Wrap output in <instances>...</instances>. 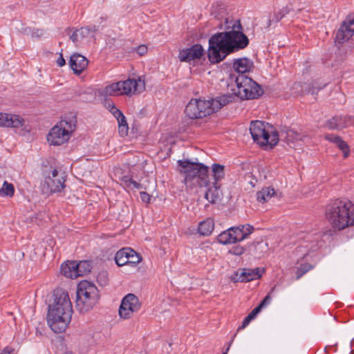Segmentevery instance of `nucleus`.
Segmentation results:
<instances>
[{
  "label": "nucleus",
  "mask_w": 354,
  "mask_h": 354,
  "mask_svg": "<svg viewBox=\"0 0 354 354\" xmlns=\"http://www.w3.org/2000/svg\"><path fill=\"white\" fill-rule=\"evenodd\" d=\"M145 89V83L141 77L127 79L124 81L110 84L106 86L102 93L106 96L128 95L140 93Z\"/></svg>",
  "instance_id": "39448f33"
},
{
  "label": "nucleus",
  "mask_w": 354,
  "mask_h": 354,
  "mask_svg": "<svg viewBox=\"0 0 354 354\" xmlns=\"http://www.w3.org/2000/svg\"><path fill=\"white\" fill-rule=\"evenodd\" d=\"M304 86L305 87H307L306 84H304ZM325 86H326V84H324L322 86L317 87V86H315V84H312L311 88H309V89H308V91H306V90H307V88H305V91H306L307 93H312V94H314V93H317V91H318L319 89H321V88H324Z\"/></svg>",
  "instance_id": "ea45409f"
},
{
  "label": "nucleus",
  "mask_w": 354,
  "mask_h": 354,
  "mask_svg": "<svg viewBox=\"0 0 354 354\" xmlns=\"http://www.w3.org/2000/svg\"><path fill=\"white\" fill-rule=\"evenodd\" d=\"M98 299L97 287L88 281L79 283L76 291L75 308L80 313L90 310Z\"/></svg>",
  "instance_id": "423d86ee"
},
{
  "label": "nucleus",
  "mask_w": 354,
  "mask_h": 354,
  "mask_svg": "<svg viewBox=\"0 0 354 354\" xmlns=\"http://www.w3.org/2000/svg\"><path fill=\"white\" fill-rule=\"evenodd\" d=\"M182 167L180 172L184 175V183L189 192L201 194L205 185H208V169L205 165L188 160H178Z\"/></svg>",
  "instance_id": "f03ea898"
},
{
  "label": "nucleus",
  "mask_w": 354,
  "mask_h": 354,
  "mask_svg": "<svg viewBox=\"0 0 354 354\" xmlns=\"http://www.w3.org/2000/svg\"><path fill=\"white\" fill-rule=\"evenodd\" d=\"M263 270L259 268H240L237 270L232 276L231 279L234 283L236 282H248L261 277Z\"/></svg>",
  "instance_id": "dca6fc26"
},
{
  "label": "nucleus",
  "mask_w": 354,
  "mask_h": 354,
  "mask_svg": "<svg viewBox=\"0 0 354 354\" xmlns=\"http://www.w3.org/2000/svg\"><path fill=\"white\" fill-rule=\"evenodd\" d=\"M71 320V317H69V311L67 310L62 316L59 315H57V313L54 311L52 314L48 313V324L51 330L56 333L64 331L68 327Z\"/></svg>",
  "instance_id": "4468645a"
},
{
  "label": "nucleus",
  "mask_w": 354,
  "mask_h": 354,
  "mask_svg": "<svg viewBox=\"0 0 354 354\" xmlns=\"http://www.w3.org/2000/svg\"><path fill=\"white\" fill-rule=\"evenodd\" d=\"M0 127L19 129V133L23 136L30 131L28 125L22 117L8 113H0Z\"/></svg>",
  "instance_id": "f8f14e48"
},
{
  "label": "nucleus",
  "mask_w": 354,
  "mask_h": 354,
  "mask_svg": "<svg viewBox=\"0 0 354 354\" xmlns=\"http://www.w3.org/2000/svg\"><path fill=\"white\" fill-rule=\"evenodd\" d=\"M212 171L216 181L221 180L225 176L224 166L223 165L214 164L212 165Z\"/></svg>",
  "instance_id": "72a5a7b5"
},
{
  "label": "nucleus",
  "mask_w": 354,
  "mask_h": 354,
  "mask_svg": "<svg viewBox=\"0 0 354 354\" xmlns=\"http://www.w3.org/2000/svg\"><path fill=\"white\" fill-rule=\"evenodd\" d=\"M308 269H306L305 270L302 271L300 274H297V278L299 279L304 273H305Z\"/></svg>",
  "instance_id": "864d4df0"
},
{
  "label": "nucleus",
  "mask_w": 354,
  "mask_h": 354,
  "mask_svg": "<svg viewBox=\"0 0 354 354\" xmlns=\"http://www.w3.org/2000/svg\"><path fill=\"white\" fill-rule=\"evenodd\" d=\"M141 307V303L137 296L129 293L122 300L119 308L120 317L128 319L133 317V314L138 312Z\"/></svg>",
  "instance_id": "ddd939ff"
},
{
  "label": "nucleus",
  "mask_w": 354,
  "mask_h": 354,
  "mask_svg": "<svg viewBox=\"0 0 354 354\" xmlns=\"http://www.w3.org/2000/svg\"><path fill=\"white\" fill-rule=\"evenodd\" d=\"M62 354H73V353L71 351H66L64 352Z\"/></svg>",
  "instance_id": "5fc2aeb1"
},
{
  "label": "nucleus",
  "mask_w": 354,
  "mask_h": 354,
  "mask_svg": "<svg viewBox=\"0 0 354 354\" xmlns=\"http://www.w3.org/2000/svg\"><path fill=\"white\" fill-rule=\"evenodd\" d=\"M136 51L140 55L142 56L147 53V47L145 45H140L137 48Z\"/></svg>",
  "instance_id": "c03bdc74"
},
{
  "label": "nucleus",
  "mask_w": 354,
  "mask_h": 354,
  "mask_svg": "<svg viewBox=\"0 0 354 354\" xmlns=\"http://www.w3.org/2000/svg\"><path fill=\"white\" fill-rule=\"evenodd\" d=\"M261 309L262 308H260V306L259 305L257 307L254 308L251 313L256 317L257 315L261 310Z\"/></svg>",
  "instance_id": "8fccbe9b"
},
{
  "label": "nucleus",
  "mask_w": 354,
  "mask_h": 354,
  "mask_svg": "<svg viewBox=\"0 0 354 354\" xmlns=\"http://www.w3.org/2000/svg\"><path fill=\"white\" fill-rule=\"evenodd\" d=\"M97 31L95 26L92 27H82L80 29L75 30L70 36V39L75 44L80 43L84 39L89 37L91 34Z\"/></svg>",
  "instance_id": "4be33fe9"
},
{
  "label": "nucleus",
  "mask_w": 354,
  "mask_h": 354,
  "mask_svg": "<svg viewBox=\"0 0 354 354\" xmlns=\"http://www.w3.org/2000/svg\"><path fill=\"white\" fill-rule=\"evenodd\" d=\"M233 97L223 95L216 99H192L185 107V114L191 119L202 118L218 111L223 106L232 101Z\"/></svg>",
  "instance_id": "20e7f679"
},
{
  "label": "nucleus",
  "mask_w": 354,
  "mask_h": 354,
  "mask_svg": "<svg viewBox=\"0 0 354 354\" xmlns=\"http://www.w3.org/2000/svg\"><path fill=\"white\" fill-rule=\"evenodd\" d=\"M108 109L115 118L122 116V113L113 103L108 102Z\"/></svg>",
  "instance_id": "e433bc0d"
},
{
  "label": "nucleus",
  "mask_w": 354,
  "mask_h": 354,
  "mask_svg": "<svg viewBox=\"0 0 354 354\" xmlns=\"http://www.w3.org/2000/svg\"><path fill=\"white\" fill-rule=\"evenodd\" d=\"M97 280L101 286H105L107 283V273L106 272H102L99 273L97 277Z\"/></svg>",
  "instance_id": "4c0bfd02"
},
{
  "label": "nucleus",
  "mask_w": 354,
  "mask_h": 354,
  "mask_svg": "<svg viewBox=\"0 0 354 354\" xmlns=\"http://www.w3.org/2000/svg\"><path fill=\"white\" fill-rule=\"evenodd\" d=\"M236 227L238 231L239 230L240 231L239 232L240 233L239 234V239L240 241L247 239L248 235L252 234V232L254 231L253 226H252L249 224H247L245 225H241V226Z\"/></svg>",
  "instance_id": "7c9ffc66"
},
{
  "label": "nucleus",
  "mask_w": 354,
  "mask_h": 354,
  "mask_svg": "<svg viewBox=\"0 0 354 354\" xmlns=\"http://www.w3.org/2000/svg\"><path fill=\"white\" fill-rule=\"evenodd\" d=\"M214 222L212 218H207L199 223L198 232L203 236H209L214 230Z\"/></svg>",
  "instance_id": "bb28decb"
},
{
  "label": "nucleus",
  "mask_w": 354,
  "mask_h": 354,
  "mask_svg": "<svg viewBox=\"0 0 354 354\" xmlns=\"http://www.w3.org/2000/svg\"><path fill=\"white\" fill-rule=\"evenodd\" d=\"M326 217L332 226L338 230L354 225V205L347 200H337L327 207Z\"/></svg>",
  "instance_id": "7ed1b4c3"
},
{
  "label": "nucleus",
  "mask_w": 354,
  "mask_h": 354,
  "mask_svg": "<svg viewBox=\"0 0 354 354\" xmlns=\"http://www.w3.org/2000/svg\"><path fill=\"white\" fill-rule=\"evenodd\" d=\"M240 231L236 227H232L227 230L222 232L217 237L218 242L226 245L240 241L239 234Z\"/></svg>",
  "instance_id": "412c9836"
},
{
  "label": "nucleus",
  "mask_w": 354,
  "mask_h": 354,
  "mask_svg": "<svg viewBox=\"0 0 354 354\" xmlns=\"http://www.w3.org/2000/svg\"><path fill=\"white\" fill-rule=\"evenodd\" d=\"M56 64L59 67H62L66 64V61L63 57V54L60 53L59 57L56 60Z\"/></svg>",
  "instance_id": "a19ab883"
},
{
  "label": "nucleus",
  "mask_w": 354,
  "mask_h": 354,
  "mask_svg": "<svg viewBox=\"0 0 354 354\" xmlns=\"http://www.w3.org/2000/svg\"><path fill=\"white\" fill-rule=\"evenodd\" d=\"M130 249L131 248H122L116 253L115 260L118 266H122L128 264L129 256V250H130Z\"/></svg>",
  "instance_id": "c85d7f7f"
},
{
  "label": "nucleus",
  "mask_w": 354,
  "mask_h": 354,
  "mask_svg": "<svg viewBox=\"0 0 354 354\" xmlns=\"http://www.w3.org/2000/svg\"><path fill=\"white\" fill-rule=\"evenodd\" d=\"M236 89L234 94L243 100L255 99L263 93L259 84L245 75H239L236 78Z\"/></svg>",
  "instance_id": "1a4fd4ad"
},
{
  "label": "nucleus",
  "mask_w": 354,
  "mask_h": 354,
  "mask_svg": "<svg viewBox=\"0 0 354 354\" xmlns=\"http://www.w3.org/2000/svg\"><path fill=\"white\" fill-rule=\"evenodd\" d=\"M121 183L124 187L135 189H140L141 185L132 180L130 177L124 176L121 178Z\"/></svg>",
  "instance_id": "f704fd0d"
},
{
  "label": "nucleus",
  "mask_w": 354,
  "mask_h": 354,
  "mask_svg": "<svg viewBox=\"0 0 354 354\" xmlns=\"http://www.w3.org/2000/svg\"><path fill=\"white\" fill-rule=\"evenodd\" d=\"M271 301V297L270 296V295H268L267 296L265 297V298L263 299V301L260 303L259 306H260V308H264L265 306H266L267 305H268Z\"/></svg>",
  "instance_id": "79ce46f5"
},
{
  "label": "nucleus",
  "mask_w": 354,
  "mask_h": 354,
  "mask_svg": "<svg viewBox=\"0 0 354 354\" xmlns=\"http://www.w3.org/2000/svg\"><path fill=\"white\" fill-rule=\"evenodd\" d=\"M304 137H306L305 135L294 131L293 129L282 130L279 133V140H284L288 144L293 143L295 141L302 140Z\"/></svg>",
  "instance_id": "b1692460"
},
{
  "label": "nucleus",
  "mask_w": 354,
  "mask_h": 354,
  "mask_svg": "<svg viewBox=\"0 0 354 354\" xmlns=\"http://www.w3.org/2000/svg\"><path fill=\"white\" fill-rule=\"evenodd\" d=\"M324 138L329 142L335 144L338 148L342 151L344 158H346L349 156L350 150L348 145L340 136L328 133L324 136Z\"/></svg>",
  "instance_id": "5701e85b"
},
{
  "label": "nucleus",
  "mask_w": 354,
  "mask_h": 354,
  "mask_svg": "<svg viewBox=\"0 0 354 354\" xmlns=\"http://www.w3.org/2000/svg\"><path fill=\"white\" fill-rule=\"evenodd\" d=\"M244 252V248L241 245L234 246L229 251L230 253L237 256L241 255Z\"/></svg>",
  "instance_id": "58836bf2"
},
{
  "label": "nucleus",
  "mask_w": 354,
  "mask_h": 354,
  "mask_svg": "<svg viewBox=\"0 0 354 354\" xmlns=\"http://www.w3.org/2000/svg\"><path fill=\"white\" fill-rule=\"evenodd\" d=\"M75 129V120H62L50 130L47 136V140L50 145H64L69 140Z\"/></svg>",
  "instance_id": "0eeeda50"
},
{
  "label": "nucleus",
  "mask_w": 354,
  "mask_h": 354,
  "mask_svg": "<svg viewBox=\"0 0 354 354\" xmlns=\"http://www.w3.org/2000/svg\"><path fill=\"white\" fill-rule=\"evenodd\" d=\"M354 124V116L336 115L326 122V127L329 129H342Z\"/></svg>",
  "instance_id": "a211bd4d"
},
{
  "label": "nucleus",
  "mask_w": 354,
  "mask_h": 354,
  "mask_svg": "<svg viewBox=\"0 0 354 354\" xmlns=\"http://www.w3.org/2000/svg\"><path fill=\"white\" fill-rule=\"evenodd\" d=\"M201 194L208 203H215L220 200L222 192L216 183L213 185L209 183L208 185L205 186Z\"/></svg>",
  "instance_id": "aec40b11"
},
{
  "label": "nucleus",
  "mask_w": 354,
  "mask_h": 354,
  "mask_svg": "<svg viewBox=\"0 0 354 354\" xmlns=\"http://www.w3.org/2000/svg\"><path fill=\"white\" fill-rule=\"evenodd\" d=\"M250 131L254 141L262 146H275L279 142V133L275 131H269L261 121L251 122Z\"/></svg>",
  "instance_id": "9d476101"
},
{
  "label": "nucleus",
  "mask_w": 354,
  "mask_h": 354,
  "mask_svg": "<svg viewBox=\"0 0 354 354\" xmlns=\"http://www.w3.org/2000/svg\"><path fill=\"white\" fill-rule=\"evenodd\" d=\"M354 35V15H348L343 21L336 34V42L342 44Z\"/></svg>",
  "instance_id": "2eb2a0df"
},
{
  "label": "nucleus",
  "mask_w": 354,
  "mask_h": 354,
  "mask_svg": "<svg viewBox=\"0 0 354 354\" xmlns=\"http://www.w3.org/2000/svg\"><path fill=\"white\" fill-rule=\"evenodd\" d=\"M129 261L128 264H137L140 263L142 260L141 257L139 255V254L136 253L134 250L132 249H130L129 250Z\"/></svg>",
  "instance_id": "c9c22d12"
},
{
  "label": "nucleus",
  "mask_w": 354,
  "mask_h": 354,
  "mask_svg": "<svg viewBox=\"0 0 354 354\" xmlns=\"http://www.w3.org/2000/svg\"><path fill=\"white\" fill-rule=\"evenodd\" d=\"M42 191L45 194L62 192L65 187L66 175L59 168L50 167L43 172Z\"/></svg>",
  "instance_id": "6e6552de"
},
{
  "label": "nucleus",
  "mask_w": 354,
  "mask_h": 354,
  "mask_svg": "<svg viewBox=\"0 0 354 354\" xmlns=\"http://www.w3.org/2000/svg\"><path fill=\"white\" fill-rule=\"evenodd\" d=\"M140 198H141L142 201L145 203H149L151 199L150 195L145 192H140Z\"/></svg>",
  "instance_id": "a18cd8bd"
},
{
  "label": "nucleus",
  "mask_w": 354,
  "mask_h": 354,
  "mask_svg": "<svg viewBox=\"0 0 354 354\" xmlns=\"http://www.w3.org/2000/svg\"><path fill=\"white\" fill-rule=\"evenodd\" d=\"M67 310L69 311V317H72L73 308L67 292L62 289L55 290L53 293V301L49 305L48 313L56 312L57 315H64Z\"/></svg>",
  "instance_id": "9b49d317"
},
{
  "label": "nucleus",
  "mask_w": 354,
  "mask_h": 354,
  "mask_svg": "<svg viewBox=\"0 0 354 354\" xmlns=\"http://www.w3.org/2000/svg\"><path fill=\"white\" fill-rule=\"evenodd\" d=\"M251 321L250 319H248V317H246L243 322H242V324L241 326L238 328V330H242L245 328L250 322Z\"/></svg>",
  "instance_id": "49530a36"
},
{
  "label": "nucleus",
  "mask_w": 354,
  "mask_h": 354,
  "mask_svg": "<svg viewBox=\"0 0 354 354\" xmlns=\"http://www.w3.org/2000/svg\"><path fill=\"white\" fill-rule=\"evenodd\" d=\"M12 352V349L11 348L6 347L3 349L2 353L1 354H11Z\"/></svg>",
  "instance_id": "3c124183"
},
{
  "label": "nucleus",
  "mask_w": 354,
  "mask_h": 354,
  "mask_svg": "<svg viewBox=\"0 0 354 354\" xmlns=\"http://www.w3.org/2000/svg\"><path fill=\"white\" fill-rule=\"evenodd\" d=\"M88 64V59L81 54L74 53L70 57V66L76 75L81 74L85 69H86Z\"/></svg>",
  "instance_id": "6ab92c4d"
},
{
  "label": "nucleus",
  "mask_w": 354,
  "mask_h": 354,
  "mask_svg": "<svg viewBox=\"0 0 354 354\" xmlns=\"http://www.w3.org/2000/svg\"><path fill=\"white\" fill-rule=\"evenodd\" d=\"M44 35V31L42 30H36L33 33H32V37H41L43 36Z\"/></svg>",
  "instance_id": "de8ad7c7"
},
{
  "label": "nucleus",
  "mask_w": 354,
  "mask_h": 354,
  "mask_svg": "<svg viewBox=\"0 0 354 354\" xmlns=\"http://www.w3.org/2000/svg\"><path fill=\"white\" fill-rule=\"evenodd\" d=\"M201 200V196H199L198 198V201H200Z\"/></svg>",
  "instance_id": "4d7b16f0"
},
{
  "label": "nucleus",
  "mask_w": 354,
  "mask_h": 354,
  "mask_svg": "<svg viewBox=\"0 0 354 354\" xmlns=\"http://www.w3.org/2000/svg\"><path fill=\"white\" fill-rule=\"evenodd\" d=\"M208 58L212 63H218L234 49L243 48L248 44V37L240 31L218 33L209 40Z\"/></svg>",
  "instance_id": "f257e3e1"
},
{
  "label": "nucleus",
  "mask_w": 354,
  "mask_h": 354,
  "mask_svg": "<svg viewBox=\"0 0 354 354\" xmlns=\"http://www.w3.org/2000/svg\"><path fill=\"white\" fill-rule=\"evenodd\" d=\"M295 87H298V86H301V85H300L299 84H295Z\"/></svg>",
  "instance_id": "6e6d98bb"
},
{
  "label": "nucleus",
  "mask_w": 354,
  "mask_h": 354,
  "mask_svg": "<svg viewBox=\"0 0 354 354\" xmlns=\"http://www.w3.org/2000/svg\"><path fill=\"white\" fill-rule=\"evenodd\" d=\"M76 266L78 277L89 273L92 269L91 264L88 261H82L79 263L76 262Z\"/></svg>",
  "instance_id": "c756f323"
},
{
  "label": "nucleus",
  "mask_w": 354,
  "mask_h": 354,
  "mask_svg": "<svg viewBox=\"0 0 354 354\" xmlns=\"http://www.w3.org/2000/svg\"><path fill=\"white\" fill-rule=\"evenodd\" d=\"M15 188L12 184L4 181L1 188L0 189L1 196H9L11 197L14 195Z\"/></svg>",
  "instance_id": "473e14b6"
},
{
  "label": "nucleus",
  "mask_w": 354,
  "mask_h": 354,
  "mask_svg": "<svg viewBox=\"0 0 354 354\" xmlns=\"http://www.w3.org/2000/svg\"><path fill=\"white\" fill-rule=\"evenodd\" d=\"M223 354H227V353H223Z\"/></svg>",
  "instance_id": "13d9d810"
},
{
  "label": "nucleus",
  "mask_w": 354,
  "mask_h": 354,
  "mask_svg": "<svg viewBox=\"0 0 354 354\" xmlns=\"http://www.w3.org/2000/svg\"><path fill=\"white\" fill-rule=\"evenodd\" d=\"M248 319H250V321L255 318V316L250 313L248 316Z\"/></svg>",
  "instance_id": "603ef678"
},
{
  "label": "nucleus",
  "mask_w": 354,
  "mask_h": 354,
  "mask_svg": "<svg viewBox=\"0 0 354 354\" xmlns=\"http://www.w3.org/2000/svg\"><path fill=\"white\" fill-rule=\"evenodd\" d=\"M118 124V131L121 136H126L128 134L129 127L126 118L123 114L122 116L115 118Z\"/></svg>",
  "instance_id": "2f4dec72"
},
{
  "label": "nucleus",
  "mask_w": 354,
  "mask_h": 354,
  "mask_svg": "<svg viewBox=\"0 0 354 354\" xmlns=\"http://www.w3.org/2000/svg\"><path fill=\"white\" fill-rule=\"evenodd\" d=\"M252 62L247 58H240L234 61L233 64L234 69L241 75L250 71L252 67Z\"/></svg>",
  "instance_id": "a878e982"
},
{
  "label": "nucleus",
  "mask_w": 354,
  "mask_h": 354,
  "mask_svg": "<svg viewBox=\"0 0 354 354\" xmlns=\"http://www.w3.org/2000/svg\"><path fill=\"white\" fill-rule=\"evenodd\" d=\"M275 194V191L272 187H263L257 193V200L259 203H264L268 201Z\"/></svg>",
  "instance_id": "cd10ccee"
},
{
  "label": "nucleus",
  "mask_w": 354,
  "mask_h": 354,
  "mask_svg": "<svg viewBox=\"0 0 354 354\" xmlns=\"http://www.w3.org/2000/svg\"><path fill=\"white\" fill-rule=\"evenodd\" d=\"M76 261H67L61 266V272L66 277L75 279L78 277Z\"/></svg>",
  "instance_id": "393cba45"
},
{
  "label": "nucleus",
  "mask_w": 354,
  "mask_h": 354,
  "mask_svg": "<svg viewBox=\"0 0 354 354\" xmlns=\"http://www.w3.org/2000/svg\"><path fill=\"white\" fill-rule=\"evenodd\" d=\"M271 301V297L270 296V295H268L267 296L265 297V298L263 299V301L260 303L259 306H260V308H264L265 306H266L267 305H268Z\"/></svg>",
  "instance_id": "37998d69"
},
{
  "label": "nucleus",
  "mask_w": 354,
  "mask_h": 354,
  "mask_svg": "<svg viewBox=\"0 0 354 354\" xmlns=\"http://www.w3.org/2000/svg\"><path fill=\"white\" fill-rule=\"evenodd\" d=\"M204 54L203 47L199 44H195L190 48L183 49L180 51L178 58L180 62H190L199 59Z\"/></svg>",
  "instance_id": "f3484780"
},
{
  "label": "nucleus",
  "mask_w": 354,
  "mask_h": 354,
  "mask_svg": "<svg viewBox=\"0 0 354 354\" xmlns=\"http://www.w3.org/2000/svg\"><path fill=\"white\" fill-rule=\"evenodd\" d=\"M261 309L262 308H260V306L259 305L257 307L254 308L251 313L256 317L257 315L261 310Z\"/></svg>",
  "instance_id": "09e8293b"
}]
</instances>
